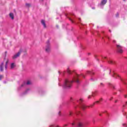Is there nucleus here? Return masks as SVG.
I'll return each instance as SVG.
<instances>
[{
    "label": "nucleus",
    "mask_w": 127,
    "mask_h": 127,
    "mask_svg": "<svg viewBox=\"0 0 127 127\" xmlns=\"http://www.w3.org/2000/svg\"><path fill=\"white\" fill-rule=\"evenodd\" d=\"M83 98H80L77 100V104H75L74 106V111H69V116H73V115H76V116H82V113L78 110V109H82V110H85L87 106L83 103Z\"/></svg>",
    "instance_id": "obj_2"
},
{
    "label": "nucleus",
    "mask_w": 127,
    "mask_h": 127,
    "mask_svg": "<svg viewBox=\"0 0 127 127\" xmlns=\"http://www.w3.org/2000/svg\"><path fill=\"white\" fill-rule=\"evenodd\" d=\"M78 20H79V21H81V18H79Z\"/></svg>",
    "instance_id": "obj_38"
},
{
    "label": "nucleus",
    "mask_w": 127,
    "mask_h": 127,
    "mask_svg": "<svg viewBox=\"0 0 127 127\" xmlns=\"http://www.w3.org/2000/svg\"><path fill=\"white\" fill-rule=\"evenodd\" d=\"M103 114H106V115H108V112L107 111H104V112H102Z\"/></svg>",
    "instance_id": "obj_27"
},
{
    "label": "nucleus",
    "mask_w": 127,
    "mask_h": 127,
    "mask_svg": "<svg viewBox=\"0 0 127 127\" xmlns=\"http://www.w3.org/2000/svg\"><path fill=\"white\" fill-rule=\"evenodd\" d=\"M2 78H3V76L0 75V80H1V79H2Z\"/></svg>",
    "instance_id": "obj_29"
},
{
    "label": "nucleus",
    "mask_w": 127,
    "mask_h": 127,
    "mask_svg": "<svg viewBox=\"0 0 127 127\" xmlns=\"http://www.w3.org/2000/svg\"><path fill=\"white\" fill-rule=\"evenodd\" d=\"M81 25H83V24L82 23H81Z\"/></svg>",
    "instance_id": "obj_50"
},
{
    "label": "nucleus",
    "mask_w": 127,
    "mask_h": 127,
    "mask_svg": "<svg viewBox=\"0 0 127 127\" xmlns=\"http://www.w3.org/2000/svg\"><path fill=\"white\" fill-rule=\"evenodd\" d=\"M102 101H103V98H100V99H99V101H96L95 102H94V103H93V105H92V106H94V105H95V104H99V103H100V102H102Z\"/></svg>",
    "instance_id": "obj_17"
},
{
    "label": "nucleus",
    "mask_w": 127,
    "mask_h": 127,
    "mask_svg": "<svg viewBox=\"0 0 127 127\" xmlns=\"http://www.w3.org/2000/svg\"><path fill=\"white\" fill-rule=\"evenodd\" d=\"M99 116H102V114L101 113H99Z\"/></svg>",
    "instance_id": "obj_42"
},
{
    "label": "nucleus",
    "mask_w": 127,
    "mask_h": 127,
    "mask_svg": "<svg viewBox=\"0 0 127 127\" xmlns=\"http://www.w3.org/2000/svg\"><path fill=\"white\" fill-rule=\"evenodd\" d=\"M3 83L4 84H6V81H4L3 82Z\"/></svg>",
    "instance_id": "obj_36"
},
{
    "label": "nucleus",
    "mask_w": 127,
    "mask_h": 127,
    "mask_svg": "<svg viewBox=\"0 0 127 127\" xmlns=\"http://www.w3.org/2000/svg\"><path fill=\"white\" fill-rule=\"evenodd\" d=\"M64 127H67V125H65Z\"/></svg>",
    "instance_id": "obj_44"
},
{
    "label": "nucleus",
    "mask_w": 127,
    "mask_h": 127,
    "mask_svg": "<svg viewBox=\"0 0 127 127\" xmlns=\"http://www.w3.org/2000/svg\"><path fill=\"white\" fill-rule=\"evenodd\" d=\"M108 0H102L100 3L98 4L100 8H104V6L107 3Z\"/></svg>",
    "instance_id": "obj_9"
},
{
    "label": "nucleus",
    "mask_w": 127,
    "mask_h": 127,
    "mask_svg": "<svg viewBox=\"0 0 127 127\" xmlns=\"http://www.w3.org/2000/svg\"><path fill=\"white\" fill-rule=\"evenodd\" d=\"M29 91H30V89H27L24 92L21 94V96H23V95H26V94H28V92H29Z\"/></svg>",
    "instance_id": "obj_15"
},
{
    "label": "nucleus",
    "mask_w": 127,
    "mask_h": 127,
    "mask_svg": "<svg viewBox=\"0 0 127 127\" xmlns=\"http://www.w3.org/2000/svg\"><path fill=\"white\" fill-rule=\"evenodd\" d=\"M31 85V82L30 81L28 80L26 82H24L22 85L18 88V90H20V89H22V88H24L26 87L27 85Z\"/></svg>",
    "instance_id": "obj_6"
},
{
    "label": "nucleus",
    "mask_w": 127,
    "mask_h": 127,
    "mask_svg": "<svg viewBox=\"0 0 127 127\" xmlns=\"http://www.w3.org/2000/svg\"><path fill=\"white\" fill-rule=\"evenodd\" d=\"M123 127H127V124H123Z\"/></svg>",
    "instance_id": "obj_31"
},
{
    "label": "nucleus",
    "mask_w": 127,
    "mask_h": 127,
    "mask_svg": "<svg viewBox=\"0 0 127 127\" xmlns=\"http://www.w3.org/2000/svg\"><path fill=\"white\" fill-rule=\"evenodd\" d=\"M119 92H122V90H119Z\"/></svg>",
    "instance_id": "obj_46"
},
{
    "label": "nucleus",
    "mask_w": 127,
    "mask_h": 127,
    "mask_svg": "<svg viewBox=\"0 0 127 127\" xmlns=\"http://www.w3.org/2000/svg\"><path fill=\"white\" fill-rule=\"evenodd\" d=\"M123 107H126V105H123Z\"/></svg>",
    "instance_id": "obj_43"
},
{
    "label": "nucleus",
    "mask_w": 127,
    "mask_h": 127,
    "mask_svg": "<svg viewBox=\"0 0 127 127\" xmlns=\"http://www.w3.org/2000/svg\"><path fill=\"white\" fill-rule=\"evenodd\" d=\"M65 16L67 17V18H68V19L70 20V21H71V22H72V23L76 22V19L75 18L76 16L74 13H69L65 14Z\"/></svg>",
    "instance_id": "obj_4"
},
{
    "label": "nucleus",
    "mask_w": 127,
    "mask_h": 127,
    "mask_svg": "<svg viewBox=\"0 0 127 127\" xmlns=\"http://www.w3.org/2000/svg\"><path fill=\"white\" fill-rule=\"evenodd\" d=\"M104 38H106V39H109V40H110V38H109V37H108L107 35H104V37H102L103 39H105Z\"/></svg>",
    "instance_id": "obj_24"
},
{
    "label": "nucleus",
    "mask_w": 127,
    "mask_h": 127,
    "mask_svg": "<svg viewBox=\"0 0 127 127\" xmlns=\"http://www.w3.org/2000/svg\"><path fill=\"white\" fill-rule=\"evenodd\" d=\"M6 53H7V52H5V56H6Z\"/></svg>",
    "instance_id": "obj_39"
},
{
    "label": "nucleus",
    "mask_w": 127,
    "mask_h": 127,
    "mask_svg": "<svg viewBox=\"0 0 127 127\" xmlns=\"http://www.w3.org/2000/svg\"><path fill=\"white\" fill-rule=\"evenodd\" d=\"M31 5V4L30 3H26V6H27V7H30Z\"/></svg>",
    "instance_id": "obj_26"
},
{
    "label": "nucleus",
    "mask_w": 127,
    "mask_h": 127,
    "mask_svg": "<svg viewBox=\"0 0 127 127\" xmlns=\"http://www.w3.org/2000/svg\"><path fill=\"white\" fill-rule=\"evenodd\" d=\"M112 99H113V97L111 98V99H110V101H112Z\"/></svg>",
    "instance_id": "obj_41"
},
{
    "label": "nucleus",
    "mask_w": 127,
    "mask_h": 127,
    "mask_svg": "<svg viewBox=\"0 0 127 127\" xmlns=\"http://www.w3.org/2000/svg\"><path fill=\"white\" fill-rule=\"evenodd\" d=\"M81 77L85 78V75L83 74L79 75L77 73H74V74L71 75L69 78H66L64 80V83L63 86V88L67 89H71L74 82H75L77 85H80V84H81V80H80Z\"/></svg>",
    "instance_id": "obj_1"
},
{
    "label": "nucleus",
    "mask_w": 127,
    "mask_h": 127,
    "mask_svg": "<svg viewBox=\"0 0 127 127\" xmlns=\"http://www.w3.org/2000/svg\"><path fill=\"white\" fill-rule=\"evenodd\" d=\"M0 71L2 72L3 71V63H1L0 65Z\"/></svg>",
    "instance_id": "obj_16"
},
{
    "label": "nucleus",
    "mask_w": 127,
    "mask_h": 127,
    "mask_svg": "<svg viewBox=\"0 0 127 127\" xmlns=\"http://www.w3.org/2000/svg\"><path fill=\"white\" fill-rule=\"evenodd\" d=\"M87 74H89L91 76V77L90 78V81H92V82H95V81H97V77L95 76H93V75H94V72L92 71H87Z\"/></svg>",
    "instance_id": "obj_7"
},
{
    "label": "nucleus",
    "mask_w": 127,
    "mask_h": 127,
    "mask_svg": "<svg viewBox=\"0 0 127 127\" xmlns=\"http://www.w3.org/2000/svg\"><path fill=\"white\" fill-rule=\"evenodd\" d=\"M59 81H60V79H59Z\"/></svg>",
    "instance_id": "obj_51"
},
{
    "label": "nucleus",
    "mask_w": 127,
    "mask_h": 127,
    "mask_svg": "<svg viewBox=\"0 0 127 127\" xmlns=\"http://www.w3.org/2000/svg\"><path fill=\"white\" fill-rule=\"evenodd\" d=\"M109 74H111L112 77H114V78H117L118 77L121 80L122 82H123L125 84H126V80L123 79V78H121V76H120V75L115 71V70L113 69L110 70Z\"/></svg>",
    "instance_id": "obj_5"
},
{
    "label": "nucleus",
    "mask_w": 127,
    "mask_h": 127,
    "mask_svg": "<svg viewBox=\"0 0 127 127\" xmlns=\"http://www.w3.org/2000/svg\"><path fill=\"white\" fill-rule=\"evenodd\" d=\"M59 86H61L62 85L60 84V82L59 83Z\"/></svg>",
    "instance_id": "obj_37"
},
{
    "label": "nucleus",
    "mask_w": 127,
    "mask_h": 127,
    "mask_svg": "<svg viewBox=\"0 0 127 127\" xmlns=\"http://www.w3.org/2000/svg\"><path fill=\"white\" fill-rule=\"evenodd\" d=\"M92 9H95V7H92Z\"/></svg>",
    "instance_id": "obj_45"
},
{
    "label": "nucleus",
    "mask_w": 127,
    "mask_h": 127,
    "mask_svg": "<svg viewBox=\"0 0 127 127\" xmlns=\"http://www.w3.org/2000/svg\"><path fill=\"white\" fill-rule=\"evenodd\" d=\"M91 97H93V96H92V95L88 96V99H90V98H91Z\"/></svg>",
    "instance_id": "obj_32"
},
{
    "label": "nucleus",
    "mask_w": 127,
    "mask_h": 127,
    "mask_svg": "<svg viewBox=\"0 0 127 127\" xmlns=\"http://www.w3.org/2000/svg\"><path fill=\"white\" fill-rule=\"evenodd\" d=\"M113 43H116V41L114 40L113 41Z\"/></svg>",
    "instance_id": "obj_40"
},
{
    "label": "nucleus",
    "mask_w": 127,
    "mask_h": 127,
    "mask_svg": "<svg viewBox=\"0 0 127 127\" xmlns=\"http://www.w3.org/2000/svg\"><path fill=\"white\" fill-rule=\"evenodd\" d=\"M103 33H104V32H102Z\"/></svg>",
    "instance_id": "obj_55"
},
{
    "label": "nucleus",
    "mask_w": 127,
    "mask_h": 127,
    "mask_svg": "<svg viewBox=\"0 0 127 127\" xmlns=\"http://www.w3.org/2000/svg\"><path fill=\"white\" fill-rule=\"evenodd\" d=\"M37 93H38L40 96H43L45 94V92L40 88H38L36 90Z\"/></svg>",
    "instance_id": "obj_11"
},
{
    "label": "nucleus",
    "mask_w": 127,
    "mask_h": 127,
    "mask_svg": "<svg viewBox=\"0 0 127 127\" xmlns=\"http://www.w3.org/2000/svg\"><path fill=\"white\" fill-rule=\"evenodd\" d=\"M116 47L118 53H123V48L122 47V46L119 45H117Z\"/></svg>",
    "instance_id": "obj_13"
},
{
    "label": "nucleus",
    "mask_w": 127,
    "mask_h": 127,
    "mask_svg": "<svg viewBox=\"0 0 127 127\" xmlns=\"http://www.w3.org/2000/svg\"><path fill=\"white\" fill-rule=\"evenodd\" d=\"M117 101L116 100V101H115V103H117Z\"/></svg>",
    "instance_id": "obj_49"
},
{
    "label": "nucleus",
    "mask_w": 127,
    "mask_h": 127,
    "mask_svg": "<svg viewBox=\"0 0 127 127\" xmlns=\"http://www.w3.org/2000/svg\"><path fill=\"white\" fill-rule=\"evenodd\" d=\"M9 16L11 18V19H14V16L13 15V13H9Z\"/></svg>",
    "instance_id": "obj_19"
},
{
    "label": "nucleus",
    "mask_w": 127,
    "mask_h": 127,
    "mask_svg": "<svg viewBox=\"0 0 127 127\" xmlns=\"http://www.w3.org/2000/svg\"><path fill=\"white\" fill-rule=\"evenodd\" d=\"M116 17H119V14L117 13L116 15Z\"/></svg>",
    "instance_id": "obj_33"
},
{
    "label": "nucleus",
    "mask_w": 127,
    "mask_h": 127,
    "mask_svg": "<svg viewBox=\"0 0 127 127\" xmlns=\"http://www.w3.org/2000/svg\"><path fill=\"white\" fill-rule=\"evenodd\" d=\"M127 102H126V105H127Z\"/></svg>",
    "instance_id": "obj_52"
},
{
    "label": "nucleus",
    "mask_w": 127,
    "mask_h": 127,
    "mask_svg": "<svg viewBox=\"0 0 127 127\" xmlns=\"http://www.w3.org/2000/svg\"><path fill=\"white\" fill-rule=\"evenodd\" d=\"M102 59H107L108 63L109 64H115V62L110 59H108L106 57L103 56L102 57Z\"/></svg>",
    "instance_id": "obj_10"
},
{
    "label": "nucleus",
    "mask_w": 127,
    "mask_h": 127,
    "mask_svg": "<svg viewBox=\"0 0 127 127\" xmlns=\"http://www.w3.org/2000/svg\"><path fill=\"white\" fill-rule=\"evenodd\" d=\"M109 32H111V30H109Z\"/></svg>",
    "instance_id": "obj_47"
},
{
    "label": "nucleus",
    "mask_w": 127,
    "mask_h": 127,
    "mask_svg": "<svg viewBox=\"0 0 127 127\" xmlns=\"http://www.w3.org/2000/svg\"><path fill=\"white\" fill-rule=\"evenodd\" d=\"M102 62H104V61H103V60H102Z\"/></svg>",
    "instance_id": "obj_53"
},
{
    "label": "nucleus",
    "mask_w": 127,
    "mask_h": 127,
    "mask_svg": "<svg viewBox=\"0 0 127 127\" xmlns=\"http://www.w3.org/2000/svg\"><path fill=\"white\" fill-rule=\"evenodd\" d=\"M41 23L43 26L44 28H46L47 26H46V24L45 23V21H44V20H42L41 21Z\"/></svg>",
    "instance_id": "obj_14"
},
{
    "label": "nucleus",
    "mask_w": 127,
    "mask_h": 127,
    "mask_svg": "<svg viewBox=\"0 0 127 127\" xmlns=\"http://www.w3.org/2000/svg\"><path fill=\"white\" fill-rule=\"evenodd\" d=\"M97 94H98V92L97 91H94L92 92V97H95V96H97Z\"/></svg>",
    "instance_id": "obj_21"
},
{
    "label": "nucleus",
    "mask_w": 127,
    "mask_h": 127,
    "mask_svg": "<svg viewBox=\"0 0 127 127\" xmlns=\"http://www.w3.org/2000/svg\"><path fill=\"white\" fill-rule=\"evenodd\" d=\"M8 62H9V61L8 60H7V61L6 62L5 64V70L7 69V64H8Z\"/></svg>",
    "instance_id": "obj_18"
},
{
    "label": "nucleus",
    "mask_w": 127,
    "mask_h": 127,
    "mask_svg": "<svg viewBox=\"0 0 127 127\" xmlns=\"http://www.w3.org/2000/svg\"><path fill=\"white\" fill-rule=\"evenodd\" d=\"M15 67V64L14 63H11L10 64V68L11 69H13Z\"/></svg>",
    "instance_id": "obj_20"
},
{
    "label": "nucleus",
    "mask_w": 127,
    "mask_h": 127,
    "mask_svg": "<svg viewBox=\"0 0 127 127\" xmlns=\"http://www.w3.org/2000/svg\"><path fill=\"white\" fill-rule=\"evenodd\" d=\"M65 73H66V71H62V72H60V71H59V73L61 74L62 76H64V75H65Z\"/></svg>",
    "instance_id": "obj_23"
},
{
    "label": "nucleus",
    "mask_w": 127,
    "mask_h": 127,
    "mask_svg": "<svg viewBox=\"0 0 127 127\" xmlns=\"http://www.w3.org/2000/svg\"><path fill=\"white\" fill-rule=\"evenodd\" d=\"M83 119L80 118H75L73 122L70 123L72 127H83L84 124H83Z\"/></svg>",
    "instance_id": "obj_3"
},
{
    "label": "nucleus",
    "mask_w": 127,
    "mask_h": 127,
    "mask_svg": "<svg viewBox=\"0 0 127 127\" xmlns=\"http://www.w3.org/2000/svg\"><path fill=\"white\" fill-rule=\"evenodd\" d=\"M21 52H22V50L20 49L19 51L13 56V59H16V58L19 57V56L20 55V54H21Z\"/></svg>",
    "instance_id": "obj_12"
},
{
    "label": "nucleus",
    "mask_w": 127,
    "mask_h": 127,
    "mask_svg": "<svg viewBox=\"0 0 127 127\" xmlns=\"http://www.w3.org/2000/svg\"><path fill=\"white\" fill-rule=\"evenodd\" d=\"M44 0H40V2H43Z\"/></svg>",
    "instance_id": "obj_35"
},
{
    "label": "nucleus",
    "mask_w": 127,
    "mask_h": 127,
    "mask_svg": "<svg viewBox=\"0 0 127 127\" xmlns=\"http://www.w3.org/2000/svg\"><path fill=\"white\" fill-rule=\"evenodd\" d=\"M100 86L101 87H104V84H103V83H100Z\"/></svg>",
    "instance_id": "obj_30"
},
{
    "label": "nucleus",
    "mask_w": 127,
    "mask_h": 127,
    "mask_svg": "<svg viewBox=\"0 0 127 127\" xmlns=\"http://www.w3.org/2000/svg\"><path fill=\"white\" fill-rule=\"evenodd\" d=\"M109 86L111 88H112V89H115V85H113L111 83H109Z\"/></svg>",
    "instance_id": "obj_22"
},
{
    "label": "nucleus",
    "mask_w": 127,
    "mask_h": 127,
    "mask_svg": "<svg viewBox=\"0 0 127 127\" xmlns=\"http://www.w3.org/2000/svg\"><path fill=\"white\" fill-rule=\"evenodd\" d=\"M67 73H68V74H72V71L71 70H70V69H67Z\"/></svg>",
    "instance_id": "obj_25"
},
{
    "label": "nucleus",
    "mask_w": 127,
    "mask_h": 127,
    "mask_svg": "<svg viewBox=\"0 0 127 127\" xmlns=\"http://www.w3.org/2000/svg\"><path fill=\"white\" fill-rule=\"evenodd\" d=\"M56 27H57V28H59V26L58 25H56Z\"/></svg>",
    "instance_id": "obj_34"
},
{
    "label": "nucleus",
    "mask_w": 127,
    "mask_h": 127,
    "mask_svg": "<svg viewBox=\"0 0 127 127\" xmlns=\"http://www.w3.org/2000/svg\"><path fill=\"white\" fill-rule=\"evenodd\" d=\"M58 115H59V116H62V115L61 114V111H59V112Z\"/></svg>",
    "instance_id": "obj_28"
},
{
    "label": "nucleus",
    "mask_w": 127,
    "mask_h": 127,
    "mask_svg": "<svg viewBox=\"0 0 127 127\" xmlns=\"http://www.w3.org/2000/svg\"><path fill=\"white\" fill-rule=\"evenodd\" d=\"M50 50H51V46L50 45V41L48 40L46 43V49L45 51L46 52H50Z\"/></svg>",
    "instance_id": "obj_8"
},
{
    "label": "nucleus",
    "mask_w": 127,
    "mask_h": 127,
    "mask_svg": "<svg viewBox=\"0 0 127 127\" xmlns=\"http://www.w3.org/2000/svg\"><path fill=\"white\" fill-rule=\"evenodd\" d=\"M91 54H90V53H88V55H90Z\"/></svg>",
    "instance_id": "obj_48"
},
{
    "label": "nucleus",
    "mask_w": 127,
    "mask_h": 127,
    "mask_svg": "<svg viewBox=\"0 0 127 127\" xmlns=\"http://www.w3.org/2000/svg\"><path fill=\"white\" fill-rule=\"evenodd\" d=\"M124 1H126V0H123Z\"/></svg>",
    "instance_id": "obj_54"
}]
</instances>
